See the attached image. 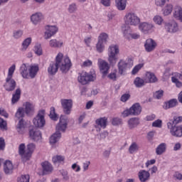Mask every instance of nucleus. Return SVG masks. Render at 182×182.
<instances>
[{
  "label": "nucleus",
  "mask_w": 182,
  "mask_h": 182,
  "mask_svg": "<svg viewBox=\"0 0 182 182\" xmlns=\"http://www.w3.org/2000/svg\"><path fill=\"white\" fill-rule=\"evenodd\" d=\"M55 62H51L48 68V73L50 76H53L58 73V70L60 68V70L63 73H67L72 68V62L70 58L68 55L63 56V53H58L55 56Z\"/></svg>",
  "instance_id": "obj_1"
},
{
  "label": "nucleus",
  "mask_w": 182,
  "mask_h": 182,
  "mask_svg": "<svg viewBox=\"0 0 182 182\" xmlns=\"http://www.w3.org/2000/svg\"><path fill=\"white\" fill-rule=\"evenodd\" d=\"M36 149V145L33 143H29L27 146L25 144H21L18 146V154L21 156L23 161L30 160Z\"/></svg>",
  "instance_id": "obj_2"
},
{
  "label": "nucleus",
  "mask_w": 182,
  "mask_h": 182,
  "mask_svg": "<svg viewBox=\"0 0 182 182\" xmlns=\"http://www.w3.org/2000/svg\"><path fill=\"white\" fill-rule=\"evenodd\" d=\"M16 70V65L13 64L8 70L7 76L6 77V81L4 85V87L6 92H13L16 87V81L14 79V73Z\"/></svg>",
  "instance_id": "obj_3"
},
{
  "label": "nucleus",
  "mask_w": 182,
  "mask_h": 182,
  "mask_svg": "<svg viewBox=\"0 0 182 182\" xmlns=\"http://www.w3.org/2000/svg\"><path fill=\"white\" fill-rule=\"evenodd\" d=\"M119 53H120V49L118 45L112 44L109 46L107 55L109 65L114 66V65L117 63V60H119L117 55H119Z\"/></svg>",
  "instance_id": "obj_4"
},
{
  "label": "nucleus",
  "mask_w": 182,
  "mask_h": 182,
  "mask_svg": "<svg viewBox=\"0 0 182 182\" xmlns=\"http://www.w3.org/2000/svg\"><path fill=\"white\" fill-rule=\"evenodd\" d=\"M139 30L141 33H144V35H150V33H153L156 31V26L153 23L144 21L139 23Z\"/></svg>",
  "instance_id": "obj_5"
},
{
  "label": "nucleus",
  "mask_w": 182,
  "mask_h": 182,
  "mask_svg": "<svg viewBox=\"0 0 182 182\" xmlns=\"http://www.w3.org/2000/svg\"><path fill=\"white\" fill-rule=\"evenodd\" d=\"M124 19L126 25H130L131 26H137L140 23V17L134 12L127 13Z\"/></svg>",
  "instance_id": "obj_6"
},
{
  "label": "nucleus",
  "mask_w": 182,
  "mask_h": 182,
  "mask_svg": "<svg viewBox=\"0 0 182 182\" xmlns=\"http://www.w3.org/2000/svg\"><path fill=\"white\" fill-rule=\"evenodd\" d=\"M133 66V63L132 60L129 61L124 60V59H120L117 63L118 73L120 76H124L126 75L127 70L130 69Z\"/></svg>",
  "instance_id": "obj_7"
},
{
  "label": "nucleus",
  "mask_w": 182,
  "mask_h": 182,
  "mask_svg": "<svg viewBox=\"0 0 182 182\" xmlns=\"http://www.w3.org/2000/svg\"><path fill=\"white\" fill-rule=\"evenodd\" d=\"M95 80L96 74H90L86 72L80 73L77 77V80L81 85H87L89 82H95Z\"/></svg>",
  "instance_id": "obj_8"
},
{
  "label": "nucleus",
  "mask_w": 182,
  "mask_h": 182,
  "mask_svg": "<svg viewBox=\"0 0 182 182\" xmlns=\"http://www.w3.org/2000/svg\"><path fill=\"white\" fill-rule=\"evenodd\" d=\"M33 123L35 127H38L39 129L46 124V121L45 120V110L42 109L38 112L37 116L33 119Z\"/></svg>",
  "instance_id": "obj_9"
},
{
  "label": "nucleus",
  "mask_w": 182,
  "mask_h": 182,
  "mask_svg": "<svg viewBox=\"0 0 182 182\" xmlns=\"http://www.w3.org/2000/svg\"><path fill=\"white\" fill-rule=\"evenodd\" d=\"M100 72L102 75V77H106L109 74V70H110V64L106 60L99 58L97 63Z\"/></svg>",
  "instance_id": "obj_10"
},
{
  "label": "nucleus",
  "mask_w": 182,
  "mask_h": 182,
  "mask_svg": "<svg viewBox=\"0 0 182 182\" xmlns=\"http://www.w3.org/2000/svg\"><path fill=\"white\" fill-rule=\"evenodd\" d=\"M167 127L170 130L171 134L175 137L182 136V125H173L171 122L167 123Z\"/></svg>",
  "instance_id": "obj_11"
},
{
  "label": "nucleus",
  "mask_w": 182,
  "mask_h": 182,
  "mask_svg": "<svg viewBox=\"0 0 182 182\" xmlns=\"http://www.w3.org/2000/svg\"><path fill=\"white\" fill-rule=\"evenodd\" d=\"M60 103L65 114H70L73 107V100L72 99H62Z\"/></svg>",
  "instance_id": "obj_12"
},
{
  "label": "nucleus",
  "mask_w": 182,
  "mask_h": 182,
  "mask_svg": "<svg viewBox=\"0 0 182 182\" xmlns=\"http://www.w3.org/2000/svg\"><path fill=\"white\" fill-rule=\"evenodd\" d=\"M68 129V117L65 115H61L58 124L55 127L56 132H66Z\"/></svg>",
  "instance_id": "obj_13"
},
{
  "label": "nucleus",
  "mask_w": 182,
  "mask_h": 182,
  "mask_svg": "<svg viewBox=\"0 0 182 182\" xmlns=\"http://www.w3.org/2000/svg\"><path fill=\"white\" fill-rule=\"evenodd\" d=\"M44 38L50 39L52 36H55L58 33L59 28L56 26H47L45 28Z\"/></svg>",
  "instance_id": "obj_14"
},
{
  "label": "nucleus",
  "mask_w": 182,
  "mask_h": 182,
  "mask_svg": "<svg viewBox=\"0 0 182 182\" xmlns=\"http://www.w3.org/2000/svg\"><path fill=\"white\" fill-rule=\"evenodd\" d=\"M45 19V16L42 12L38 11L33 14L30 17V21L33 23V25H38L41 23Z\"/></svg>",
  "instance_id": "obj_15"
},
{
  "label": "nucleus",
  "mask_w": 182,
  "mask_h": 182,
  "mask_svg": "<svg viewBox=\"0 0 182 182\" xmlns=\"http://www.w3.org/2000/svg\"><path fill=\"white\" fill-rule=\"evenodd\" d=\"M165 29L169 33H176L178 31V23L174 20L165 23Z\"/></svg>",
  "instance_id": "obj_16"
},
{
  "label": "nucleus",
  "mask_w": 182,
  "mask_h": 182,
  "mask_svg": "<svg viewBox=\"0 0 182 182\" xmlns=\"http://www.w3.org/2000/svg\"><path fill=\"white\" fill-rule=\"evenodd\" d=\"M157 48V43L156 41L153 40L152 38H149L146 40L144 43V49L146 52L150 53L153 52Z\"/></svg>",
  "instance_id": "obj_17"
},
{
  "label": "nucleus",
  "mask_w": 182,
  "mask_h": 182,
  "mask_svg": "<svg viewBox=\"0 0 182 182\" xmlns=\"http://www.w3.org/2000/svg\"><path fill=\"white\" fill-rule=\"evenodd\" d=\"M29 136L33 141L36 142H41L42 141V133L41 131L36 129H31L29 132Z\"/></svg>",
  "instance_id": "obj_18"
},
{
  "label": "nucleus",
  "mask_w": 182,
  "mask_h": 182,
  "mask_svg": "<svg viewBox=\"0 0 182 182\" xmlns=\"http://www.w3.org/2000/svg\"><path fill=\"white\" fill-rule=\"evenodd\" d=\"M42 167V176H46L48 174H50L53 171V166L48 161H44L41 163Z\"/></svg>",
  "instance_id": "obj_19"
},
{
  "label": "nucleus",
  "mask_w": 182,
  "mask_h": 182,
  "mask_svg": "<svg viewBox=\"0 0 182 182\" xmlns=\"http://www.w3.org/2000/svg\"><path fill=\"white\" fill-rule=\"evenodd\" d=\"M150 172L144 169H141L138 173V178L141 182H148L150 180Z\"/></svg>",
  "instance_id": "obj_20"
},
{
  "label": "nucleus",
  "mask_w": 182,
  "mask_h": 182,
  "mask_svg": "<svg viewBox=\"0 0 182 182\" xmlns=\"http://www.w3.org/2000/svg\"><path fill=\"white\" fill-rule=\"evenodd\" d=\"M39 72V65L36 64L31 65L28 67V79H35L36 77V75Z\"/></svg>",
  "instance_id": "obj_21"
},
{
  "label": "nucleus",
  "mask_w": 182,
  "mask_h": 182,
  "mask_svg": "<svg viewBox=\"0 0 182 182\" xmlns=\"http://www.w3.org/2000/svg\"><path fill=\"white\" fill-rule=\"evenodd\" d=\"M173 16L176 21L182 22V7L178 5H176L173 7Z\"/></svg>",
  "instance_id": "obj_22"
},
{
  "label": "nucleus",
  "mask_w": 182,
  "mask_h": 182,
  "mask_svg": "<svg viewBox=\"0 0 182 182\" xmlns=\"http://www.w3.org/2000/svg\"><path fill=\"white\" fill-rule=\"evenodd\" d=\"M146 83H156L159 79L154 73L146 72L144 76Z\"/></svg>",
  "instance_id": "obj_23"
},
{
  "label": "nucleus",
  "mask_w": 182,
  "mask_h": 182,
  "mask_svg": "<svg viewBox=\"0 0 182 182\" xmlns=\"http://www.w3.org/2000/svg\"><path fill=\"white\" fill-rule=\"evenodd\" d=\"M24 107V112L27 116H31L33 113H35V105L29 102H26L23 105Z\"/></svg>",
  "instance_id": "obj_24"
},
{
  "label": "nucleus",
  "mask_w": 182,
  "mask_h": 182,
  "mask_svg": "<svg viewBox=\"0 0 182 182\" xmlns=\"http://www.w3.org/2000/svg\"><path fill=\"white\" fill-rule=\"evenodd\" d=\"M4 171L5 174H12L14 172V164L12 161L6 160L4 163Z\"/></svg>",
  "instance_id": "obj_25"
},
{
  "label": "nucleus",
  "mask_w": 182,
  "mask_h": 182,
  "mask_svg": "<svg viewBox=\"0 0 182 182\" xmlns=\"http://www.w3.org/2000/svg\"><path fill=\"white\" fill-rule=\"evenodd\" d=\"M180 80H182V74L174 73L173 77H171V81L176 85V87H182V83L180 82Z\"/></svg>",
  "instance_id": "obj_26"
},
{
  "label": "nucleus",
  "mask_w": 182,
  "mask_h": 182,
  "mask_svg": "<svg viewBox=\"0 0 182 182\" xmlns=\"http://www.w3.org/2000/svg\"><path fill=\"white\" fill-rule=\"evenodd\" d=\"M19 72L23 79H29V69H28L26 64L23 63L20 66Z\"/></svg>",
  "instance_id": "obj_27"
},
{
  "label": "nucleus",
  "mask_w": 182,
  "mask_h": 182,
  "mask_svg": "<svg viewBox=\"0 0 182 182\" xmlns=\"http://www.w3.org/2000/svg\"><path fill=\"white\" fill-rule=\"evenodd\" d=\"M130 109L132 116H139L141 113V106L139 103L134 104Z\"/></svg>",
  "instance_id": "obj_28"
},
{
  "label": "nucleus",
  "mask_w": 182,
  "mask_h": 182,
  "mask_svg": "<svg viewBox=\"0 0 182 182\" xmlns=\"http://www.w3.org/2000/svg\"><path fill=\"white\" fill-rule=\"evenodd\" d=\"M174 7L171 4H167L162 9V14L164 16H168V15H171V12H173Z\"/></svg>",
  "instance_id": "obj_29"
},
{
  "label": "nucleus",
  "mask_w": 182,
  "mask_h": 182,
  "mask_svg": "<svg viewBox=\"0 0 182 182\" xmlns=\"http://www.w3.org/2000/svg\"><path fill=\"white\" fill-rule=\"evenodd\" d=\"M129 129H135L138 124H140V119L137 117H132L127 122Z\"/></svg>",
  "instance_id": "obj_30"
},
{
  "label": "nucleus",
  "mask_w": 182,
  "mask_h": 182,
  "mask_svg": "<svg viewBox=\"0 0 182 182\" xmlns=\"http://www.w3.org/2000/svg\"><path fill=\"white\" fill-rule=\"evenodd\" d=\"M115 6L118 11H124L127 6V0H115Z\"/></svg>",
  "instance_id": "obj_31"
},
{
  "label": "nucleus",
  "mask_w": 182,
  "mask_h": 182,
  "mask_svg": "<svg viewBox=\"0 0 182 182\" xmlns=\"http://www.w3.org/2000/svg\"><path fill=\"white\" fill-rule=\"evenodd\" d=\"M166 150H167V144L161 143L156 148V156H161V154H164V153H166Z\"/></svg>",
  "instance_id": "obj_32"
},
{
  "label": "nucleus",
  "mask_w": 182,
  "mask_h": 182,
  "mask_svg": "<svg viewBox=\"0 0 182 182\" xmlns=\"http://www.w3.org/2000/svg\"><path fill=\"white\" fill-rule=\"evenodd\" d=\"M95 123L98 127L106 129V127L107 126V118L106 117L99 118L96 119Z\"/></svg>",
  "instance_id": "obj_33"
},
{
  "label": "nucleus",
  "mask_w": 182,
  "mask_h": 182,
  "mask_svg": "<svg viewBox=\"0 0 182 182\" xmlns=\"http://www.w3.org/2000/svg\"><path fill=\"white\" fill-rule=\"evenodd\" d=\"M146 80L145 78L143 79L140 77H136L134 80V85L135 86V87H143V86H144V85H146Z\"/></svg>",
  "instance_id": "obj_34"
},
{
  "label": "nucleus",
  "mask_w": 182,
  "mask_h": 182,
  "mask_svg": "<svg viewBox=\"0 0 182 182\" xmlns=\"http://www.w3.org/2000/svg\"><path fill=\"white\" fill-rule=\"evenodd\" d=\"M49 45L50 48H62L63 46V41H58L56 39H51L49 41Z\"/></svg>",
  "instance_id": "obj_35"
},
{
  "label": "nucleus",
  "mask_w": 182,
  "mask_h": 182,
  "mask_svg": "<svg viewBox=\"0 0 182 182\" xmlns=\"http://www.w3.org/2000/svg\"><path fill=\"white\" fill-rule=\"evenodd\" d=\"M20 99H21V89L18 88L16 89L15 93L13 94V96L11 98V104L15 105V103H18Z\"/></svg>",
  "instance_id": "obj_36"
},
{
  "label": "nucleus",
  "mask_w": 182,
  "mask_h": 182,
  "mask_svg": "<svg viewBox=\"0 0 182 182\" xmlns=\"http://www.w3.org/2000/svg\"><path fill=\"white\" fill-rule=\"evenodd\" d=\"M31 43H32V38L28 37L26 38L21 44V52L26 51V49L29 48V45H31Z\"/></svg>",
  "instance_id": "obj_37"
},
{
  "label": "nucleus",
  "mask_w": 182,
  "mask_h": 182,
  "mask_svg": "<svg viewBox=\"0 0 182 182\" xmlns=\"http://www.w3.org/2000/svg\"><path fill=\"white\" fill-rule=\"evenodd\" d=\"M26 126V124L25 123V120H23V119H21L18 121L16 129L18 133H23Z\"/></svg>",
  "instance_id": "obj_38"
},
{
  "label": "nucleus",
  "mask_w": 182,
  "mask_h": 182,
  "mask_svg": "<svg viewBox=\"0 0 182 182\" xmlns=\"http://www.w3.org/2000/svg\"><path fill=\"white\" fill-rule=\"evenodd\" d=\"M60 132H55V134H53L50 138V144H55V143H58L59 140L60 139L61 137Z\"/></svg>",
  "instance_id": "obj_39"
},
{
  "label": "nucleus",
  "mask_w": 182,
  "mask_h": 182,
  "mask_svg": "<svg viewBox=\"0 0 182 182\" xmlns=\"http://www.w3.org/2000/svg\"><path fill=\"white\" fill-rule=\"evenodd\" d=\"M175 106H177V100L173 99L165 102L164 105V109L167 110L168 109H171V107H175Z\"/></svg>",
  "instance_id": "obj_40"
},
{
  "label": "nucleus",
  "mask_w": 182,
  "mask_h": 182,
  "mask_svg": "<svg viewBox=\"0 0 182 182\" xmlns=\"http://www.w3.org/2000/svg\"><path fill=\"white\" fill-rule=\"evenodd\" d=\"M25 114H26V113L25 112V109L21 107L17 109L15 114V117L21 120V119H23V117H25Z\"/></svg>",
  "instance_id": "obj_41"
},
{
  "label": "nucleus",
  "mask_w": 182,
  "mask_h": 182,
  "mask_svg": "<svg viewBox=\"0 0 182 182\" xmlns=\"http://www.w3.org/2000/svg\"><path fill=\"white\" fill-rule=\"evenodd\" d=\"M122 32L126 39H130V34L132 33V30H130V27L126 26H122Z\"/></svg>",
  "instance_id": "obj_42"
},
{
  "label": "nucleus",
  "mask_w": 182,
  "mask_h": 182,
  "mask_svg": "<svg viewBox=\"0 0 182 182\" xmlns=\"http://www.w3.org/2000/svg\"><path fill=\"white\" fill-rule=\"evenodd\" d=\"M137 151H139V144L136 142H132L129 147V154H134V153H137Z\"/></svg>",
  "instance_id": "obj_43"
},
{
  "label": "nucleus",
  "mask_w": 182,
  "mask_h": 182,
  "mask_svg": "<svg viewBox=\"0 0 182 182\" xmlns=\"http://www.w3.org/2000/svg\"><path fill=\"white\" fill-rule=\"evenodd\" d=\"M109 39V35L106 33H102L98 36V42H100L101 43H107V40Z\"/></svg>",
  "instance_id": "obj_44"
},
{
  "label": "nucleus",
  "mask_w": 182,
  "mask_h": 182,
  "mask_svg": "<svg viewBox=\"0 0 182 182\" xmlns=\"http://www.w3.org/2000/svg\"><path fill=\"white\" fill-rule=\"evenodd\" d=\"M153 22H154L156 25H159L160 26L163 25V22H164V19H163V16L160 15H156L153 18Z\"/></svg>",
  "instance_id": "obj_45"
},
{
  "label": "nucleus",
  "mask_w": 182,
  "mask_h": 182,
  "mask_svg": "<svg viewBox=\"0 0 182 182\" xmlns=\"http://www.w3.org/2000/svg\"><path fill=\"white\" fill-rule=\"evenodd\" d=\"M108 79H110V80H114L116 81L117 80V70L114 69L108 75H107Z\"/></svg>",
  "instance_id": "obj_46"
},
{
  "label": "nucleus",
  "mask_w": 182,
  "mask_h": 182,
  "mask_svg": "<svg viewBox=\"0 0 182 182\" xmlns=\"http://www.w3.org/2000/svg\"><path fill=\"white\" fill-rule=\"evenodd\" d=\"M49 117L52 120H54V122L58 121V119H59L58 114L55 112V107H52L50 108Z\"/></svg>",
  "instance_id": "obj_47"
},
{
  "label": "nucleus",
  "mask_w": 182,
  "mask_h": 182,
  "mask_svg": "<svg viewBox=\"0 0 182 182\" xmlns=\"http://www.w3.org/2000/svg\"><path fill=\"white\" fill-rule=\"evenodd\" d=\"M0 130H2V132H6L8 130V124L2 118H0Z\"/></svg>",
  "instance_id": "obj_48"
},
{
  "label": "nucleus",
  "mask_w": 182,
  "mask_h": 182,
  "mask_svg": "<svg viewBox=\"0 0 182 182\" xmlns=\"http://www.w3.org/2000/svg\"><path fill=\"white\" fill-rule=\"evenodd\" d=\"M65 161V157L62 156L57 155L53 157V163L56 164V163H63Z\"/></svg>",
  "instance_id": "obj_49"
},
{
  "label": "nucleus",
  "mask_w": 182,
  "mask_h": 182,
  "mask_svg": "<svg viewBox=\"0 0 182 182\" xmlns=\"http://www.w3.org/2000/svg\"><path fill=\"white\" fill-rule=\"evenodd\" d=\"M34 52L38 56H41L43 53L42 46L41 44H36L34 46Z\"/></svg>",
  "instance_id": "obj_50"
},
{
  "label": "nucleus",
  "mask_w": 182,
  "mask_h": 182,
  "mask_svg": "<svg viewBox=\"0 0 182 182\" xmlns=\"http://www.w3.org/2000/svg\"><path fill=\"white\" fill-rule=\"evenodd\" d=\"M96 49L97 51L99 52V53H102V52L105 50V43L97 41L96 44Z\"/></svg>",
  "instance_id": "obj_51"
},
{
  "label": "nucleus",
  "mask_w": 182,
  "mask_h": 182,
  "mask_svg": "<svg viewBox=\"0 0 182 182\" xmlns=\"http://www.w3.org/2000/svg\"><path fill=\"white\" fill-rule=\"evenodd\" d=\"M162 127H163V121L161 119H156L154 122H152V127L161 129Z\"/></svg>",
  "instance_id": "obj_52"
},
{
  "label": "nucleus",
  "mask_w": 182,
  "mask_h": 182,
  "mask_svg": "<svg viewBox=\"0 0 182 182\" xmlns=\"http://www.w3.org/2000/svg\"><path fill=\"white\" fill-rule=\"evenodd\" d=\"M76 11H77V5H76V4L73 3L69 5L68 12L70 14H75V12H76Z\"/></svg>",
  "instance_id": "obj_53"
},
{
  "label": "nucleus",
  "mask_w": 182,
  "mask_h": 182,
  "mask_svg": "<svg viewBox=\"0 0 182 182\" xmlns=\"http://www.w3.org/2000/svg\"><path fill=\"white\" fill-rule=\"evenodd\" d=\"M23 35V31L21 30L14 31L13 33V36L14 39H19V38H22Z\"/></svg>",
  "instance_id": "obj_54"
},
{
  "label": "nucleus",
  "mask_w": 182,
  "mask_h": 182,
  "mask_svg": "<svg viewBox=\"0 0 182 182\" xmlns=\"http://www.w3.org/2000/svg\"><path fill=\"white\" fill-rule=\"evenodd\" d=\"M30 177L29 175H21L20 177L18 178V182H29Z\"/></svg>",
  "instance_id": "obj_55"
},
{
  "label": "nucleus",
  "mask_w": 182,
  "mask_h": 182,
  "mask_svg": "<svg viewBox=\"0 0 182 182\" xmlns=\"http://www.w3.org/2000/svg\"><path fill=\"white\" fill-rule=\"evenodd\" d=\"M143 66H144V65L141 63L136 65L132 71V75H136V73H138L139 70H140V69H141Z\"/></svg>",
  "instance_id": "obj_56"
},
{
  "label": "nucleus",
  "mask_w": 182,
  "mask_h": 182,
  "mask_svg": "<svg viewBox=\"0 0 182 182\" xmlns=\"http://www.w3.org/2000/svg\"><path fill=\"white\" fill-rule=\"evenodd\" d=\"M168 2V0H155V4L156 6L163 7L166 5V3Z\"/></svg>",
  "instance_id": "obj_57"
},
{
  "label": "nucleus",
  "mask_w": 182,
  "mask_h": 182,
  "mask_svg": "<svg viewBox=\"0 0 182 182\" xmlns=\"http://www.w3.org/2000/svg\"><path fill=\"white\" fill-rule=\"evenodd\" d=\"M89 166H90V161H85L82 163V171L85 173L89 170Z\"/></svg>",
  "instance_id": "obj_58"
},
{
  "label": "nucleus",
  "mask_w": 182,
  "mask_h": 182,
  "mask_svg": "<svg viewBox=\"0 0 182 182\" xmlns=\"http://www.w3.org/2000/svg\"><path fill=\"white\" fill-rule=\"evenodd\" d=\"M122 117H129V116H132V109H127L122 112Z\"/></svg>",
  "instance_id": "obj_59"
},
{
  "label": "nucleus",
  "mask_w": 182,
  "mask_h": 182,
  "mask_svg": "<svg viewBox=\"0 0 182 182\" xmlns=\"http://www.w3.org/2000/svg\"><path fill=\"white\" fill-rule=\"evenodd\" d=\"M112 123L113 126H119V124H122V119L119 117L113 118Z\"/></svg>",
  "instance_id": "obj_60"
},
{
  "label": "nucleus",
  "mask_w": 182,
  "mask_h": 182,
  "mask_svg": "<svg viewBox=\"0 0 182 182\" xmlns=\"http://www.w3.org/2000/svg\"><path fill=\"white\" fill-rule=\"evenodd\" d=\"M60 174L61 176H63V180H65V181H68V180H69V175H68V171L62 169L60 171Z\"/></svg>",
  "instance_id": "obj_61"
},
{
  "label": "nucleus",
  "mask_w": 182,
  "mask_h": 182,
  "mask_svg": "<svg viewBox=\"0 0 182 182\" xmlns=\"http://www.w3.org/2000/svg\"><path fill=\"white\" fill-rule=\"evenodd\" d=\"M182 117H174L173 120L172 121V124H178V123H181Z\"/></svg>",
  "instance_id": "obj_62"
},
{
  "label": "nucleus",
  "mask_w": 182,
  "mask_h": 182,
  "mask_svg": "<svg viewBox=\"0 0 182 182\" xmlns=\"http://www.w3.org/2000/svg\"><path fill=\"white\" fill-rule=\"evenodd\" d=\"M164 93V92L163 90L156 91L154 93V97H156V99H161V97H163Z\"/></svg>",
  "instance_id": "obj_63"
},
{
  "label": "nucleus",
  "mask_w": 182,
  "mask_h": 182,
  "mask_svg": "<svg viewBox=\"0 0 182 182\" xmlns=\"http://www.w3.org/2000/svg\"><path fill=\"white\" fill-rule=\"evenodd\" d=\"M71 168L75 171V173H79L80 171V166L77 165V164H73L71 166Z\"/></svg>",
  "instance_id": "obj_64"
}]
</instances>
